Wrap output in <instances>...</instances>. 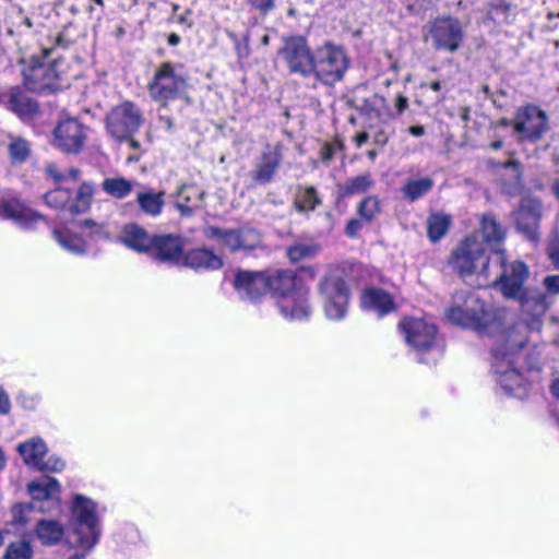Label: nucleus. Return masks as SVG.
I'll return each instance as SVG.
<instances>
[{
	"mask_svg": "<svg viewBox=\"0 0 559 559\" xmlns=\"http://www.w3.org/2000/svg\"><path fill=\"white\" fill-rule=\"evenodd\" d=\"M450 322L477 331L481 335L500 341L501 333L509 332L515 324L504 308L486 306L480 297L469 290H459L453 296V305L447 310Z\"/></svg>",
	"mask_w": 559,
	"mask_h": 559,
	"instance_id": "nucleus-1",
	"label": "nucleus"
},
{
	"mask_svg": "<svg viewBox=\"0 0 559 559\" xmlns=\"http://www.w3.org/2000/svg\"><path fill=\"white\" fill-rule=\"evenodd\" d=\"M527 342V325L515 322L509 332L501 333L492 347V369L500 386L510 395L523 399L527 382L516 368L518 355Z\"/></svg>",
	"mask_w": 559,
	"mask_h": 559,
	"instance_id": "nucleus-2",
	"label": "nucleus"
},
{
	"mask_svg": "<svg viewBox=\"0 0 559 559\" xmlns=\"http://www.w3.org/2000/svg\"><path fill=\"white\" fill-rule=\"evenodd\" d=\"M490 258L485 253L483 241L475 235L466 237L451 253L450 265L463 278L481 275L488 278Z\"/></svg>",
	"mask_w": 559,
	"mask_h": 559,
	"instance_id": "nucleus-3",
	"label": "nucleus"
},
{
	"mask_svg": "<svg viewBox=\"0 0 559 559\" xmlns=\"http://www.w3.org/2000/svg\"><path fill=\"white\" fill-rule=\"evenodd\" d=\"M348 68V59L344 50L330 43L314 51L311 76L319 82L333 86L343 80Z\"/></svg>",
	"mask_w": 559,
	"mask_h": 559,
	"instance_id": "nucleus-4",
	"label": "nucleus"
},
{
	"mask_svg": "<svg viewBox=\"0 0 559 559\" xmlns=\"http://www.w3.org/2000/svg\"><path fill=\"white\" fill-rule=\"evenodd\" d=\"M426 40H430L436 50L456 52L463 45L465 32L461 21L451 15H441L426 26Z\"/></svg>",
	"mask_w": 559,
	"mask_h": 559,
	"instance_id": "nucleus-5",
	"label": "nucleus"
},
{
	"mask_svg": "<svg viewBox=\"0 0 559 559\" xmlns=\"http://www.w3.org/2000/svg\"><path fill=\"white\" fill-rule=\"evenodd\" d=\"M144 118L141 109L132 102H123L115 107L106 116V130L118 142L134 135Z\"/></svg>",
	"mask_w": 559,
	"mask_h": 559,
	"instance_id": "nucleus-6",
	"label": "nucleus"
},
{
	"mask_svg": "<svg viewBox=\"0 0 559 559\" xmlns=\"http://www.w3.org/2000/svg\"><path fill=\"white\" fill-rule=\"evenodd\" d=\"M95 509L96 506L91 499L82 495L74 497L72 514L79 525L74 532L75 543L85 549H91L99 537Z\"/></svg>",
	"mask_w": 559,
	"mask_h": 559,
	"instance_id": "nucleus-7",
	"label": "nucleus"
},
{
	"mask_svg": "<svg viewBox=\"0 0 559 559\" xmlns=\"http://www.w3.org/2000/svg\"><path fill=\"white\" fill-rule=\"evenodd\" d=\"M58 62H39L24 71V84L28 91L38 95H49L63 87L62 76L57 70Z\"/></svg>",
	"mask_w": 559,
	"mask_h": 559,
	"instance_id": "nucleus-8",
	"label": "nucleus"
},
{
	"mask_svg": "<svg viewBox=\"0 0 559 559\" xmlns=\"http://www.w3.org/2000/svg\"><path fill=\"white\" fill-rule=\"evenodd\" d=\"M319 290L324 300L326 317L331 320L344 318L349 298L345 280L336 274H329L320 282Z\"/></svg>",
	"mask_w": 559,
	"mask_h": 559,
	"instance_id": "nucleus-9",
	"label": "nucleus"
},
{
	"mask_svg": "<svg viewBox=\"0 0 559 559\" xmlns=\"http://www.w3.org/2000/svg\"><path fill=\"white\" fill-rule=\"evenodd\" d=\"M495 262L502 269L495 281L502 295L509 299L521 296V292L526 289L524 284L530 276L527 265L520 260L507 264L503 252H495Z\"/></svg>",
	"mask_w": 559,
	"mask_h": 559,
	"instance_id": "nucleus-10",
	"label": "nucleus"
},
{
	"mask_svg": "<svg viewBox=\"0 0 559 559\" xmlns=\"http://www.w3.org/2000/svg\"><path fill=\"white\" fill-rule=\"evenodd\" d=\"M513 128L520 135L519 141L535 143L548 131V118L546 112L536 106L521 107L515 112Z\"/></svg>",
	"mask_w": 559,
	"mask_h": 559,
	"instance_id": "nucleus-11",
	"label": "nucleus"
},
{
	"mask_svg": "<svg viewBox=\"0 0 559 559\" xmlns=\"http://www.w3.org/2000/svg\"><path fill=\"white\" fill-rule=\"evenodd\" d=\"M88 128L74 118L60 121L52 133V144L64 154L81 153L87 140Z\"/></svg>",
	"mask_w": 559,
	"mask_h": 559,
	"instance_id": "nucleus-12",
	"label": "nucleus"
},
{
	"mask_svg": "<svg viewBox=\"0 0 559 559\" xmlns=\"http://www.w3.org/2000/svg\"><path fill=\"white\" fill-rule=\"evenodd\" d=\"M186 80L175 72L170 62H164L155 72L148 85L151 96L164 106L175 99L185 88Z\"/></svg>",
	"mask_w": 559,
	"mask_h": 559,
	"instance_id": "nucleus-13",
	"label": "nucleus"
},
{
	"mask_svg": "<svg viewBox=\"0 0 559 559\" xmlns=\"http://www.w3.org/2000/svg\"><path fill=\"white\" fill-rule=\"evenodd\" d=\"M292 73L302 78H310L313 69L314 53L311 52L307 40L302 36H293L284 41L280 50Z\"/></svg>",
	"mask_w": 559,
	"mask_h": 559,
	"instance_id": "nucleus-14",
	"label": "nucleus"
},
{
	"mask_svg": "<svg viewBox=\"0 0 559 559\" xmlns=\"http://www.w3.org/2000/svg\"><path fill=\"white\" fill-rule=\"evenodd\" d=\"M207 236L219 239L231 252L253 250L262 242L260 233L249 226H242L237 229H224L217 226H211L207 229Z\"/></svg>",
	"mask_w": 559,
	"mask_h": 559,
	"instance_id": "nucleus-15",
	"label": "nucleus"
},
{
	"mask_svg": "<svg viewBox=\"0 0 559 559\" xmlns=\"http://www.w3.org/2000/svg\"><path fill=\"white\" fill-rule=\"evenodd\" d=\"M185 255V240L177 234L153 235V243L148 257L168 265H181Z\"/></svg>",
	"mask_w": 559,
	"mask_h": 559,
	"instance_id": "nucleus-16",
	"label": "nucleus"
},
{
	"mask_svg": "<svg viewBox=\"0 0 559 559\" xmlns=\"http://www.w3.org/2000/svg\"><path fill=\"white\" fill-rule=\"evenodd\" d=\"M542 213L543 207L539 199L523 198L518 210L513 213L516 230L526 239L536 241L539 237L538 229Z\"/></svg>",
	"mask_w": 559,
	"mask_h": 559,
	"instance_id": "nucleus-17",
	"label": "nucleus"
},
{
	"mask_svg": "<svg viewBox=\"0 0 559 559\" xmlns=\"http://www.w3.org/2000/svg\"><path fill=\"white\" fill-rule=\"evenodd\" d=\"M267 274L239 270L234 280V287L241 299L258 301L267 293Z\"/></svg>",
	"mask_w": 559,
	"mask_h": 559,
	"instance_id": "nucleus-18",
	"label": "nucleus"
},
{
	"mask_svg": "<svg viewBox=\"0 0 559 559\" xmlns=\"http://www.w3.org/2000/svg\"><path fill=\"white\" fill-rule=\"evenodd\" d=\"M2 97L8 108L24 122H29L40 115L39 104L20 86L11 87Z\"/></svg>",
	"mask_w": 559,
	"mask_h": 559,
	"instance_id": "nucleus-19",
	"label": "nucleus"
},
{
	"mask_svg": "<svg viewBox=\"0 0 559 559\" xmlns=\"http://www.w3.org/2000/svg\"><path fill=\"white\" fill-rule=\"evenodd\" d=\"M401 329L405 334V341L417 350L429 348L436 337V326L421 319H405L401 322Z\"/></svg>",
	"mask_w": 559,
	"mask_h": 559,
	"instance_id": "nucleus-20",
	"label": "nucleus"
},
{
	"mask_svg": "<svg viewBox=\"0 0 559 559\" xmlns=\"http://www.w3.org/2000/svg\"><path fill=\"white\" fill-rule=\"evenodd\" d=\"M283 156L277 148L266 147L250 173V178L258 185L271 182L282 163Z\"/></svg>",
	"mask_w": 559,
	"mask_h": 559,
	"instance_id": "nucleus-21",
	"label": "nucleus"
},
{
	"mask_svg": "<svg viewBox=\"0 0 559 559\" xmlns=\"http://www.w3.org/2000/svg\"><path fill=\"white\" fill-rule=\"evenodd\" d=\"M178 200L175 207L182 217H192L198 211L203 209L205 191L198 189L194 185H181L176 191Z\"/></svg>",
	"mask_w": 559,
	"mask_h": 559,
	"instance_id": "nucleus-22",
	"label": "nucleus"
},
{
	"mask_svg": "<svg viewBox=\"0 0 559 559\" xmlns=\"http://www.w3.org/2000/svg\"><path fill=\"white\" fill-rule=\"evenodd\" d=\"M181 265L194 271H214L223 267V259L206 248H197L185 252Z\"/></svg>",
	"mask_w": 559,
	"mask_h": 559,
	"instance_id": "nucleus-23",
	"label": "nucleus"
},
{
	"mask_svg": "<svg viewBox=\"0 0 559 559\" xmlns=\"http://www.w3.org/2000/svg\"><path fill=\"white\" fill-rule=\"evenodd\" d=\"M281 313L290 320H302L309 317L311 308L307 302L306 294L298 290L278 301Z\"/></svg>",
	"mask_w": 559,
	"mask_h": 559,
	"instance_id": "nucleus-24",
	"label": "nucleus"
},
{
	"mask_svg": "<svg viewBox=\"0 0 559 559\" xmlns=\"http://www.w3.org/2000/svg\"><path fill=\"white\" fill-rule=\"evenodd\" d=\"M513 299L519 301L522 312L533 320L543 317L548 309L547 296L536 289L526 288L521 292V296Z\"/></svg>",
	"mask_w": 559,
	"mask_h": 559,
	"instance_id": "nucleus-25",
	"label": "nucleus"
},
{
	"mask_svg": "<svg viewBox=\"0 0 559 559\" xmlns=\"http://www.w3.org/2000/svg\"><path fill=\"white\" fill-rule=\"evenodd\" d=\"M361 305L368 310L376 311L380 317L394 309V301L390 294L381 288H368L361 297Z\"/></svg>",
	"mask_w": 559,
	"mask_h": 559,
	"instance_id": "nucleus-26",
	"label": "nucleus"
},
{
	"mask_svg": "<svg viewBox=\"0 0 559 559\" xmlns=\"http://www.w3.org/2000/svg\"><path fill=\"white\" fill-rule=\"evenodd\" d=\"M122 240L129 248L148 254L153 243V235H150L136 224H129L123 229Z\"/></svg>",
	"mask_w": 559,
	"mask_h": 559,
	"instance_id": "nucleus-27",
	"label": "nucleus"
},
{
	"mask_svg": "<svg viewBox=\"0 0 559 559\" xmlns=\"http://www.w3.org/2000/svg\"><path fill=\"white\" fill-rule=\"evenodd\" d=\"M267 292L272 290L282 297L296 293V276L290 270H277L267 274Z\"/></svg>",
	"mask_w": 559,
	"mask_h": 559,
	"instance_id": "nucleus-28",
	"label": "nucleus"
},
{
	"mask_svg": "<svg viewBox=\"0 0 559 559\" xmlns=\"http://www.w3.org/2000/svg\"><path fill=\"white\" fill-rule=\"evenodd\" d=\"M17 450L26 465L40 469L44 463V456L47 453V447L43 440L33 439L21 443Z\"/></svg>",
	"mask_w": 559,
	"mask_h": 559,
	"instance_id": "nucleus-29",
	"label": "nucleus"
},
{
	"mask_svg": "<svg viewBox=\"0 0 559 559\" xmlns=\"http://www.w3.org/2000/svg\"><path fill=\"white\" fill-rule=\"evenodd\" d=\"M480 230L484 241L491 246L500 245L507 235L506 228L491 213H487L481 216Z\"/></svg>",
	"mask_w": 559,
	"mask_h": 559,
	"instance_id": "nucleus-30",
	"label": "nucleus"
},
{
	"mask_svg": "<svg viewBox=\"0 0 559 559\" xmlns=\"http://www.w3.org/2000/svg\"><path fill=\"white\" fill-rule=\"evenodd\" d=\"M321 204L317 189L313 186L298 187L294 200V209L298 213H309Z\"/></svg>",
	"mask_w": 559,
	"mask_h": 559,
	"instance_id": "nucleus-31",
	"label": "nucleus"
},
{
	"mask_svg": "<svg viewBox=\"0 0 559 559\" xmlns=\"http://www.w3.org/2000/svg\"><path fill=\"white\" fill-rule=\"evenodd\" d=\"M63 533V526L55 520L41 519L36 524V535L44 545L58 544Z\"/></svg>",
	"mask_w": 559,
	"mask_h": 559,
	"instance_id": "nucleus-32",
	"label": "nucleus"
},
{
	"mask_svg": "<svg viewBox=\"0 0 559 559\" xmlns=\"http://www.w3.org/2000/svg\"><path fill=\"white\" fill-rule=\"evenodd\" d=\"M165 192H154L153 190L139 192L136 194V202L143 213L151 216H157L162 213L165 205Z\"/></svg>",
	"mask_w": 559,
	"mask_h": 559,
	"instance_id": "nucleus-33",
	"label": "nucleus"
},
{
	"mask_svg": "<svg viewBox=\"0 0 559 559\" xmlns=\"http://www.w3.org/2000/svg\"><path fill=\"white\" fill-rule=\"evenodd\" d=\"M320 250V245L312 240H296L286 248V255L290 262L297 263L301 260L314 258Z\"/></svg>",
	"mask_w": 559,
	"mask_h": 559,
	"instance_id": "nucleus-34",
	"label": "nucleus"
},
{
	"mask_svg": "<svg viewBox=\"0 0 559 559\" xmlns=\"http://www.w3.org/2000/svg\"><path fill=\"white\" fill-rule=\"evenodd\" d=\"M8 153L13 165L24 164L32 154V144L20 135H9Z\"/></svg>",
	"mask_w": 559,
	"mask_h": 559,
	"instance_id": "nucleus-35",
	"label": "nucleus"
},
{
	"mask_svg": "<svg viewBox=\"0 0 559 559\" xmlns=\"http://www.w3.org/2000/svg\"><path fill=\"white\" fill-rule=\"evenodd\" d=\"M451 225V217L444 213H431L427 218V235L432 242L444 237Z\"/></svg>",
	"mask_w": 559,
	"mask_h": 559,
	"instance_id": "nucleus-36",
	"label": "nucleus"
},
{
	"mask_svg": "<svg viewBox=\"0 0 559 559\" xmlns=\"http://www.w3.org/2000/svg\"><path fill=\"white\" fill-rule=\"evenodd\" d=\"M373 180L370 174L359 175L347 179L343 185L338 186L341 197H349L354 194H361L373 186Z\"/></svg>",
	"mask_w": 559,
	"mask_h": 559,
	"instance_id": "nucleus-37",
	"label": "nucleus"
},
{
	"mask_svg": "<svg viewBox=\"0 0 559 559\" xmlns=\"http://www.w3.org/2000/svg\"><path fill=\"white\" fill-rule=\"evenodd\" d=\"M5 217L15 219L20 223L44 219V216L31 209H27L19 202H9L2 206Z\"/></svg>",
	"mask_w": 559,
	"mask_h": 559,
	"instance_id": "nucleus-38",
	"label": "nucleus"
},
{
	"mask_svg": "<svg viewBox=\"0 0 559 559\" xmlns=\"http://www.w3.org/2000/svg\"><path fill=\"white\" fill-rule=\"evenodd\" d=\"M432 187L433 180L428 177L408 180L403 187V193L407 200L413 202L427 194Z\"/></svg>",
	"mask_w": 559,
	"mask_h": 559,
	"instance_id": "nucleus-39",
	"label": "nucleus"
},
{
	"mask_svg": "<svg viewBox=\"0 0 559 559\" xmlns=\"http://www.w3.org/2000/svg\"><path fill=\"white\" fill-rule=\"evenodd\" d=\"M102 186L107 194L117 199H123L133 189V183L123 177L106 178Z\"/></svg>",
	"mask_w": 559,
	"mask_h": 559,
	"instance_id": "nucleus-40",
	"label": "nucleus"
},
{
	"mask_svg": "<svg viewBox=\"0 0 559 559\" xmlns=\"http://www.w3.org/2000/svg\"><path fill=\"white\" fill-rule=\"evenodd\" d=\"M53 237L63 249L72 253L83 254L85 252V242L79 236L56 229L53 230Z\"/></svg>",
	"mask_w": 559,
	"mask_h": 559,
	"instance_id": "nucleus-41",
	"label": "nucleus"
},
{
	"mask_svg": "<svg viewBox=\"0 0 559 559\" xmlns=\"http://www.w3.org/2000/svg\"><path fill=\"white\" fill-rule=\"evenodd\" d=\"M93 193V185L90 182H83L78 190L75 203L70 206L71 213L81 214L86 212L90 209Z\"/></svg>",
	"mask_w": 559,
	"mask_h": 559,
	"instance_id": "nucleus-42",
	"label": "nucleus"
},
{
	"mask_svg": "<svg viewBox=\"0 0 559 559\" xmlns=\"http://www.w3.org/2000/svg\"><path fill=\"white\" fill-rule=\"evenodd\" d=\"M34 552L29 542L19 539L8 545L3 559H33Z\"/></svg>",
	"mask_w": 559,
	"mask_h": 559,
	"instance_id": "nucleus-43",
	"label": "nucleus"
},
{
	"mask_svg": "<svg viewBox=\"0 0 559 559\" xmlns=\"http://www.w3.org/2000/svg\"><path fill=\"white\" fill-rule=\"evenodd\" d=\"M503 167L512 170L511 182L504 185V191L510 195L520 193L523 188L521 163L516 159H511L504 163Z\"/></svg>",
	"mask_w": 559,
	"mask_h": 559,
	"instance_id": "nucleus-44",
	"label": "nucleus"
},
{
	"mask_svg": "<svg viewBox=\"0 0 559 559\" xmlns=\"http://www.w3.org/2000/svg\"><path fill=\"white\" fill-rule=\"evenodd\" d=\"M71 199V191L64 188H57L44 194L45 203L53 209H62Z\"/></svg>",
	"mask_w": 559,
	"mask_h": 559,
	"instance_id": "nucleus-45",
	"label": "nucleus"
},
{
	"mask_svg": "<svg viewBox=\"0 0 559 559\" xmlns=\"http://www.w3.org/2000/svg\"><path fill=\"white\" fill-rule=\"evenodd\" d=\"M33 511V506L29 503H17L13 506L11 524L16 526L17 530L24 527L27 522V513Z\"/></svg>",
	"mask_w": 559,
	"mask_h": 559,
	"instance_id": "nucleus-46",
	"label": "nucleus"
},
{
	"mask_svg": "<svg viewBox=\"0 0 559 559\" xmlns=\"http://www.w3.org/2000/svg\"><path fill=\"white\" fill-rule=\"evenodd\" d=\"M379 211V202L377 198H365L358 205L359 215L366 221H371Z\"/></svg>",
	"mask_w": 559,
	"mask_h": 559,
	"instance_id": "nucleus-47",
	"label": "nucleus"
},
{
	"mask_svg": "<svg viewBox=\"0 0 559 559\" xmlns=\"http://www.w3.org/2000/svg\"><path fill=\"white\" fill-rule=\"evenodd\" d=\"M27 488L32 497L36 500H45L51 498L40 479L32 481L28 484Z\"/></svg>",
	"mask_w": 559,
	"mask_h": 559,
	"instance_id": "nucleus-48",
	"label": "nucleus"
},
{
	"mask_svg": "<svg viewBox=\"0 0 559 559\" xmlns=\"http://www.w3.org/2000/svg\"><path fill=\"white\" fill-rule=\"evenodd\" d=\"M247 2L262 15H266L275 9L276 0H247Z\"/></svg>",
	"mask_w": 559,
	"mask_h": 559,
	"instance_id": "nucleus-49",
	"label": "nucleus"
},
{
	"mask_svg": "<svg viewBox=\"0 0 559 559\" xmlns=\"http://www.w3.org/2000/svg\"><path fill=\"white\" fill-rule=\"evenodd\" d=\"M342 148V144L340 142L335 143H324L321 148V159L323 163H329L334 157L337 150Z\"/></svg>",
	"mask_w": 559,
	"mask_h": 559,
	"instance_id": "nucleus-50",
	"label": "nucleus"
},
{
	"mask_svg": "<svg viewBox=\"0 0 559 559\" xmlns=\"http://www.w3.org/2000/svg\"><path fill=\"white\" fill-rule=\"evenodd\" d=\"M547 252L554 265L559 269V235H555L549 241Z\"/></svg>",
	"mask_w": 559,
	"mask_h": 559,
	"instance_id": "nucleus-51",
	"label": "nucleus"
},
{
	"mask_svg": "<svg viewBox=\"0 0 559 559\" xmlns=\"http://www.w3.org/2000/svg\"><path fill=\"white\" fill-rule=\"evenodd\" d=\"M64 467V462L59 457H49L46 462L43 463L39 471H48V472H60Z\"/></svg>",
	"mask_w": 559,
	"mask_h": 559,
	"instance_id": "nucleus-52",
	"label": "nucleus"
},
{
	"mask_svg": "<svg viewBox=\"0 0 559 559\" xmlns=\"http://www.w3.org/2000/svg\"><path fill=\"white\" fill-rule=\"evenodd\" d=\"M543 283L549 293L559 294V274L546 276Z\"/></svg>",
	"mask_w": 559,
	"mask_h": 559,
	"instance_id": "nucleus-53",
	"label": "nucleus"
},
{
	"mask_svg": "<svg viewBox=\"0 0 559 559\" xmlns=\"http://www.w3.org/2000/svg\"><path fill=\"white\" fill-rule=\"evenodd\" d=\"M40 481L43 483L51 498L55 493L59 491V483L56 478L44 476L40 478Z\"/></svg>",
	"mask_w": 559,
	"mask_h": 559,
	"instance_id": "nucleus-54",
	"label": "nucleus"
},
{
	"mask_svg": "<svg viewBox=\"0 0 559 559\" xmlns=\"http://www.w3.org/2000/svg\"><path fill=\"white\" fill-rule=\"evenodd\" d=\"M45 173L51 177L55 181H62L66 179V176L63 174H61L59 170H58V167L56 164L53 163H49L46 168H45Z\"/></svg>",
	"mask_w": 559,
	"mask_h": 559,
	"instance_id": "nucleus-55",
	"label": "nucleus"
},
{
	"mask_svg": "<svg viewBox=\"0 0 559 559\" xmlns=\"http://www.w3.org/2000/svg\"><path fill=\"white\" fill-rule=\"evenodd\" d=\"M361 228V222L359 219L352 218L346 225L345 233L349 237H355Z\"/></svg>",
	"mask_w": 559,
	"mask_h": 559,
	"instance_id": "nucleus-56",
	"label": "nucleus"
},
{
	"mask_svg": "<svg viewBox=\"0 0 559 559\" xmlns=\"http://www.w3.org/2000/svg\"><path fill=\"white\" fill-rule=\"evenodd\" d=\"M512 4L508 0H493L491 3V8L496 12H500L502 14H508Z\"/></svg>",
	"mask_w": 559,
	"mask_h": 559,
	"instance_id": "nucleus-57",
	"label": "nucleus"
},
{
	"mask_svg": "<svg viewBox=\"0 0 559 559\" xmlns=\"http://www.w3.org/2000/svg\"><path fill=\"white\" fill-rule=\"evenodd\" d=\"M10 411V400L5 392L0 390V414H8Z\"/></svg>",
	"mask_w": 559,
	"mask_h": 559,
	"instance_id": "nucleus-58",
	"label": "nucleus"
},
{
	"mask_svg": "<svg viewBox=\"0 0 559 559\" xmlns=\"http://www.w3.org/2000/svg\"><path fill=\"white\" fill-rule=\"evenodd\" d=\"M388 141H389V136L383 130H379L373 135V143L379 146H384L388 143Z\"/></svg>",
	"mask_w": 559,
	"mask_h": 559,
	"instance_id": "nucleus-59",
	"label": "nucleus"
},
{
	"mask_svg": "<svg viewBox=\"0 0 559 559\" xmlns=\"http://www.w3.org/2000/svg\"><path fill=\"white\" fill-rule=\"evenodd\" d=\"M407 106L408 99L403 95H399L395 100V107L397 109V112L402 114L407 108Z\"/></svg>",
	"mask_w": 559,
	"mask_h": 559,
	"instance_id": "nucleus-60",
	"label": "nucleus"
},
{
	"mask_svg": "<svg viewBox=\"0 0 559 559\" xmlns=\"http://www.w3.org/2000/svg\"><path fill=\"white\" fill-rule=\"evenodd\" d=\"M81 226L85 227V228H90V229H94V233H100L102 230V226L98 225L96 222H94L93 219H84L82 223H81Z\"/></svg>",
	"mask_w": 559,
	"mask_h": 559,
	"instance_id": "nucleus-61",
	"label": "nucleus"
},
{
	"mask_svg": "<svg viewBox=\"0 0 559 559\" xmlns=\"http://www.w3.org/2000/svg\"><path fill=\"white\" fill-rule=\"evenodd\" d=\"M369 140V133L368 132H360L356 135L355 142L358 146H361Z\"/></svg>",
	"mask_w": 559,
	"mask_h": 559,
	"instance_id": "nucleus-62",
	"label": "nucleus"
},
{
	"mask_svg": "<svg viewBox=\"0 0 559 559\" xmlns=\"http://www.w3.org/2000/svg\"><path fill=\"white\" fill-rule=\"evenodd\" d=\"M481 91L483 93L491 99L492 104L493 105H498V99L496 97V95L490 91L489 86L488 85H483L481 86Z\"/></svg>",
	"mask_w": 559,
	"mask_h": 559,
	"instance_id": "nucleus-63",
	"label": "nucleus"
},
{
	"mask_svg": "<svg viewBox=\"0 0 559 559\" xmlns=\"http://www.w3.org/2000/svg\"><path fill=\"white\" fill-rule=\"evenodd\" d=\"M550 391L552 395L559 400V378L552 382Z\"/></svg>",
	"mask_w": 559,
	"mask_h": 559,
	"instance_id": "nucleus-64",
	"label": "nucleus"
}]
</instances>
